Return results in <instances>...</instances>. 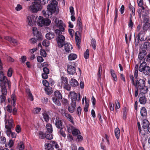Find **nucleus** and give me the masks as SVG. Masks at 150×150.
I'll list each match as a JSON object with an SVG mask.
<instances>
[{"label":"nucleus","instance_id":"obj_41","mask_svg":"<svg viewBox=\"0 0 150 150\" xmlns=\"http://www.w3.org/2000/svg\"><path fill=\"white\" fill-rule=\"evenodd\" d=\"M143 48L147 50H150V42H145L143 45Z\"/></svg>","mask_w":150,"mask_h":150},{"label":"nucleus","instance_id":"obj_14","mask_svg":"<svg viewBox=\"0 0 150 150\" xmlns=\"http://www.w3.org/2000/svg\"><path fill=\"white\" fill-rule=\"evenodd\" d=\"M146 93L140 92L139 95V102L140 104L144 105L146 102V98L145 96Z\"/></svg>","mask_w":150,"mask_h":150},{"label":"nucleus","instance_id":"obj_46","mask_svg":"<svg viewBox=\"0 0 150 150\" xmlns=\"http://www.w3.org/2000/svg\"><path fill=\"white\" fill-rule=\"evenodd\" d=\"M38 135L40 139H43L45 138V133H44L42 131H39L38 132Z\"/></svg>","mask_w":150,"mask_h":150},{"label":"nucleus","instance_id":"obj_18","mask_svg":"<svg viewBox=\"0 0 150 150\" xmlns=\"http://www.w3.org/2000/svg\"><path fill=\"white\" fill-rule=\"evenodd\" d=\"M11 99L8 98V101L9 103L11 102V104L13 107H15L16 105V96L14 93L13 94L11 95Z\"/></svg>","mask_w":150,"mask_h":150},{"label":"nucleus","instance_id":"obj_17","mask_svg":"<svg viewBox=\"0 0 150 150\" xmlns=\"http://www.w3.org/2000/svg\"><path fill=\"white\" fill-rule=\"evenodd\" d=\"M70 105L68 107V110L70 112L73 113L75 110L76 107V102H71Z\"/></svg>","mask_w":150,"mask_h":150},{"label":"nucleus","instance_id":"obj_12","mask_svg":"<svg viewBox=\"0 0 150 150\" xmlns=\"http://www.w3.org/2000/svg\"><path fill=\"white\" fill-rule=\"evenodd\" d=\"M81 33L80 32L76 31L75 34L76 44L78 48L79 49L80 48L81 42V39L79 36H81Z\"/></svg>","mask_w":150,"mask_h":150},{"label":"nucleus","instance_id":"obj_10","mask_svg":"<svg viewBox=\"0 0 150 150\" xmlns=\"http://www.w3.org/2000/svg\"><path fill=\"white\" fill-rule=\"evenodd\" d=\"M70 65H69L67 66V71L68 73L69 74L73 75L74 74H76V69L74 65H75V63L72 62L71 63Z\"/></svg>","mask_w":150,"mask_h":150},{"label":"nucleus","instance_id":"obj_53","mask_svg":"<svg viewBox=\"0 0 150 150\" xmlns=\"http://www.w3.org/2000/svg\"><path fill=\"white\" fill-rule=\"evenodd\" d=\"M6 133L8 137H10L11 136L12 138H16V134L15 132H12L11 129V132L9 133V135H8L7 133V131H6Z\"/></svg>","mask_w":150,"mask_h":150},{"label":"nucleus","instance_id":"obj_44","mask_svg":"<svg viewBox=\"0 0 150 150\" xmlns=\"http://www.w3.org/2000/svg\"><path fill=\"white\" fill-rule=\"evenodd\" d=\"M45 37L47 39L50 40L54 37V34L49 32L46 34Z\"/></svg>","mask_w":150,"mask_h":150},{"label":"nucleus","instance_id":"obj_43","mask_svg":"<svg viewBox=\"0 0 150 150\" xmlns=\"http://www.w3.org/2000/svg\"><path fill=\"white\" fill-rule=\"evenodd\" d=\"M6 102V96L3 95H0V103L2 104L3 103H5Z\"/></svg>","mask_w":150,"mask_h":150},{"label":"nucleus","instance_id":"obj_60","mask_svg":"<svg viewBox=\"0 0 150 150\" xmlns=\"http://www.w3.org/2000/svg\"><path fill=\"white\" fill-rule=\"evenodd\" d=\"M81 112V107L79 106L77 107L76 109V112L79 117H80Z\"/></svg>","mask_w":150,"mask_h":150},{"label":"nucleus","instance_id":"obj_5","mask_svg":"<svg viewBox=\"0 0 150 150\" xmlns=\"http://www.w3.org/2000/svg\"><path fill=\"white\" fill-rule=\"evenodd\" d=\"M52 121L55 124V126L58 129H63V122L58 116L53 117Z\"/></svg>","mask_w":150,"mask_h":150},{"label":"nucleus","instance_id":"obj_63","mask_svg":"<svg viewBox=\"0 0 150 150\" xmlns=\"http://www.w3.org/2000/svg\"><path fill=\"white\" fill-rule=\"evenodd\" d=\"M40 54L43 57H45L46 56V53L45 51L42 49H41L40 50Z\"/></svg>","mask_w":150,"mask_h":150},{"label":"nucleus","instance_id":"obj_62","mask_svg":"<svg viewBox=\"0 0 150 150\" xmlns=\"http://www.w3.org/2000/svg\"><path fill=\"white\" fill-rule=\"evenodd\" d=\"M118 12V11L117 9L116 8H115V17L114 18V23H116V21H117V18L118 17V15H117Z\"/></svg>","mask_w":150,"mask_h":150},{"label":"nucleus","instance_id":"obj_34","mask_svg":"<svg viewBox=\"0 0 150 150\" xmlns=\"http://www.w3.org/2000/svg\"><path fill=\"white\" fill-rule=\"evenodd\" d=\"M110 71L111 75L112 77V79L115 81H117V77L115 74V71L113 69H111L110 70Z\"/></svg>","mask_w":150,"mask_h":150},{"label":"nucleus","instance_id":"obj_61","mask_svg":"<svg viewBox=\"0 0 150 150\" xmlns=\"http://www.w3.org/2000/svg\"><path fill=\"white\" fill-rule=\"evenodd\" d=\"M137 126H138V127L139 131V132L140 134L141 133V135H142L144 136L145 134V133H143L142 132L141 133V125H140V123L139 122H138L137 123Z\"/></svg>","mask_w":150,"mask_h":150},{"label":"nucleus","instance_id":"obj_31","mask_svg":"<svg viewBox=\"0 0 150 150\" xmlns=\"http://www.w3.org/2000/svg\"><path fill=\"white\" fill-rule=\"evenodd\" d=\"M140 114L143 117H146L147 115V111L146 109L144 107H142L140 110Z\"/></svg>","mask_w":150,"mask_h":150},{"label":"nucleus","instance_id":"obj_47","mask_svg":"<svg viewBox=\"0 0 150 150\" xmlns=\"http://www.w3.org/2000/svg\"><path fill=\"white\" fill-rule=\"evenodd\" d=\"M17 148L19 150H23L24 148V145L22 142H21L18 145Z\"/></svg>","mask_w":150,"mask_h":150},{"label":"nucleus","instance_id":"obj_38","mask_svg":"<svg viewBox=\"0 0 150 150\" xmlns=\"http://www.w3.org/2000/svg\"><path fill=\"white\" fill-rule=\"evenodd\" d=\"M123 113L122 117L124 120H125L126 118V116L127 112V109L126 107H124L122 110Z\"/></svg>","mask_w":150,"mask_h":150},{"label":"nucleus","instance_id":"obj_1","mask_svg":"<svg viewBox=\"0 0 150 150\" xmlns=\"http://www.w3.org/2000/svg\"><path fill=\"white\" fill-rule=\"evenodd\" d=\"M58 2L56 0L51 1L50 4L47 7V10H43L42 13L43 15L47 18H50L52 16L53 13L57 14L58 13L59 9H57Z\"/></svg>","mask_w":150,"mask_h":150},{"label":"nucleus","instance_id":"obj_8","mask_svg":"<svg viewBox=\"0 0 150 150\" xmlns=\"http://www.w3.org/2000/svg\"><path fill=\"white\" fill-rule=\"evenodd\" d=\"M62 85H63V88L68 91L71 90V85L68 83V81L67 77L62 76L61 79Z\"/></svg>","mask_w":150,"mask_h":150},{"label":"nucleus","instance_id":"obj_21","mask_svg":"<svg viewBox=\"0 0 150 150\" xmlns=\"http://www.w3.org/2000/svg\"><path fill=\"white\" fill-rule=\"evenodd\" d=\"M4 39L8 41L11 43H12L13 45H15L16 44L17 42L16 40L13 39L12 38L9 36H6L4 37Z\"/></svg>","mask_w":150,"mask_h":150},{"label":"nucleus","instance_id":"obj_55","mask_svg":"<svg viewBox=\"0 0 150 150\" xmlns=\"http://www.w3.org/2000/svg\"><path fill=\"white\" fill-rule=\"evenodd\" d=\"M89 51L88 49H87L86 52L84 53V57L86 59H88L89 58Z\"/></svg>","mask_w":150,"mask_h":150},{"label":"nucleus","instance_id":"obj_6","mask_svg":"<svg viewBox=\"0 0 150 150\" xmlns=\"http://www.w3.org/2000/svg\"><path fill=\"white\" fill-rule=\"evenodd\" d=\"M54 96L52 98L53 102L56 105L59 106L61 105L59 100L62 99V95L59 91L57 90L54 92Z\"/></svg>","mask_w":150,"mask_h":150},{"label":"nucleus","instance_id":"obj_2","mask_svg":"<svg viewBox=\"0 0 150 150\" xmlns=\"http://www.w3.org/2000/svg\"><path fill=\"white\" fill-rule=\"evenodd\" d=\"M146 80L145 79L137 80L135 85L136 88L139 89L140 92L146 93L148 91L147 87L145 86Z\"/></svg>","mask_w":150,"mask_h":150},{"label":"nucleus","instance_id":"obj_3","mask_svg":"<svg viewBox=\"0 0 150 150\" xmlns=\"http://www.w3.org/2000/svg\"><path fill=\"white\" fill-rule=\"evenodd\" d=\"M42 8V6L37 1L32 2L31 5L29 7V10L33 13H37L38 11H40Z\"/></svg>","mask_w":150,"mask_h":150},{"label":"nucleus","instance_id":"obj_4","mask_svg":"<svg viewBox=\"0 0 150 150\" xmlns=\"http://www.w3.org/2000/svg\"><path fill=\"white\" fill-rule=\"evenodd\" d=\"M7 84L8 88H11V82L8 80L6 76H4L3 71H0V86Z\"/></svg>","mask_w":150,"mask_h":150},{"label":"nucleus","instance_id":"obj_37","mask_svg":"<svg viewBox=\"0 0 150 150\" xmlns=\"http://www.w3.org/2000/svg\"><path fill=\"white\" fill-rule=\"evenodd\" d=\"M26 92L28 95V98L29 100L31 101L33 100V97L32 94L30 90L29 89H26Z\"/></svg>","mask_w":150,"mask_h":150},{"label":"nucleus","instance_id":"obj_20","mask_svg":"<svg viewBox=\"0 0 150 150\" xmlns=\"http://www.w3.org/2000/svg\"><path fill=\"white\" fill-rule=\"evenodd\" d=\"M34 18H35V16L32 15L27 16V19L28 25L31 26L33 25L34 22Z\"/></svg>","mask_w":150,"mask_h":150},{"label":"nucleus","instance_id":"obj_9","mask_svg":"<svg viewBox=\"0 0 150 150\" xmlns=\"http://www.w3.org/2000/svg\"><path fill=\"white\" fill-rule=\"evenodd\" d=\"M5 128L7 131V133L9 135V133L11 132V128L13 127V121L12 119L8 120L5 119Z\"/></svg>","mask_w":150,"mask_h":150},{"label":"nucleus","instance_id":"obj_48","mask_svg":"<svg viewBox=\"0 0 150 150\" xmlns=\"http://www.w3.org/2000/svg\"><path fill=\"white\" fill-rule=\"evenodd\" d=\"M132 14H130V20L129 22L128 23V26L129 28H130L131 29L133 28L134 23L132 22Z\"/></svg>","mask_w":150,"mask_h":150},{"label":"nucleus","instance_id":"obj_56","mask_svg":"<svg viewBox=\"0 0 150 150\" xmlns=\"http://www.w3.org/2000/svg\"><path fill=\"white\" fill-rule=\"evenodd\" d=\"M48 0H37V1L39 2L41 6L45 5L48 3Z\"/></svg>","mask_w":150,"mask_h":150},{"label":"nucleus","instance_id":"obj_29","mask_svg":"<svg viewBox=\"0 0 150 150\" xmlns=\"http://www.w3.org/2000/svg\"><path fill=\"white\" fill-rule=\"evenodd\" d=\"M144 33V32L143 31H140L139 34H138L136 36L135 41V43L136 46L138 45L139 43V40H140V38L141 37V35H142V34Z\"/></svg>","mask_w":150,"mask_h":150},{"label":"nucleus","instance_id":"obj_40","mask_svg":"<svg viewBox=\"0 0 150 150\" xmlns=\"http://www.w3.org/2000/svg\"><path fill=\"white\" fill-rule=\"evenodd\" d=\"M142 72L146 75H148L150 73V67L147 66L143 69Z\"/></svg>","mask_w":150,"mask_h":150},{"label":"nucleus","instance_id":"obj_36","mask_svg":"<svg viewBox=\"0 0 150 150\" xmlns=\"http://www.w3.org/2000/svg\"><path fill=\"white\" fill-rule=\"evenodd\" d=\"M116 138L118 139L120 137V130L118 127L116 128L114 130Z\"/></svg>","mask_w":150,"mask_h":150},{"label":"nucleus","instance_id":"obj_19","mask_svg":"<svg viewBox=\"0 0 150 150\" xmlns=\"http://www.w3.org/2000/svg\"><path fill=\"white\" fill-rule=\"evenodd\" d=\"M64 116L67 119L68 121H70L71 123L74 125V123L73 120V118L71 115L67 113V111H64Z\"/></svg>","mask_w":150,"mask_h":150},{"label":"nucleus","instance_id":"obj_16","mask_svg":"<svg viewBox=\"0 0 150 150\" xmlns=\"http://www.w3.org/2000/svg\"><path fill=\"white\" fill-rule=\"evenodd\" d=\"M68 97L71 98V102H76L78 95L74 91H70L68 95Z\"/></svg>","mask_w":150,"mask_h":150},{"label":"nucleus","instance_id":"obj_52","mask_svg":"<svg viewBox=\"0 0 150 150\" xmlns=\"http://www.w3.org/2000/svg\"><path fill=\"white\" fill-rule=\"evenodd\" d=\"M138 64H136L135 67V71L134 73V76L136 79H137L138 76Z\"/></svg>","mask_w":150,"mask_h":150},{"label":"nucleus","instance_id":"obj_33","mask_svg":"<svg viewBox=\"0 0 150 150\" xmlns=\"http://www.w3.org/2000/svg\"><path fill=\"white\" fill-rule=\"evenodd\" d=\"M46 128L47 129V132L52 133L53 132V128L52 125L50 123H47L46 124Z\"/></svg>","mask_w":150,"mask_h":150},{"label":"nucleus","instance_id":"obj_26","mask_svg":"<svg viewBox=\"0 0 150 150\" xmlns=\"http://www.w3.org/2000/svg\"><path fill=\"white\" fill-rule=\"evenodd\" d=\"M1 87V91L2 95L6 96L7 94V90L6 88V85L0 86Z\"/></svg>","mask_w":150,"mask_h":150},{"label":"nucleus","instance_id":"obj_39","mask_svg":"<svg viewBox=\"0 0 150 150\" xmlns=\"http://www.w3.org/2000/svg\"><path fill=\"white\" fill-rule=\"evenodd\" d=\"M102 67L100 65L99 67L98 72L97 73L98 80L99 81L100 80L101 78Z\"/></svg>","mask_w":150,"mask_h":150},{"label":"nucleus","instance_id":"obj_7","mask_svg":"<svg viewBox=\"0 0 150 150\" xmlns=\"http://www.w3.org/2000/svg\"><path fill=\"white\" fill-rule=\"evenodd\" d=\"M38 26L42 27L44 25L48 26L51 23L50 19L47 18H44L42 17L39 16L38 21Z\"/></svg>","mask_w":150,"mask_h":150},{"label":"nucleus","instance_id":"obj_64","mask_svg":"<svg viewBox=\"0 0 150 150\" xmlns=\"http://www.w3.org/2000/svg\"><path fill=\"white\" fill-rule=\"evenodd\" d=\"M42 45L44 46H48L49 45V42L47 40H44L42 42Z\"/></svg>","mask_w":150,"mask_h":150},{"label":"nucleus","instance_id":"obj_11","mask_svg":"<svg viewBox=\"0 0 150 150\" xmlns=\"http://www.w3.org/2000/svg\"><path fill=\"white\" fill-rule=\"evenodd\" d=\"M65 37L63 35H58L56 38L57 45L59 47L61 48L65 44L64 41Z\"/></svg>","mask_w":150,"mask_h":150},{"label":"nucleus","instance_id":"obj_25","mask_svg":"<svg viewBox=\"0 0 150 150\" xmlns=\"http://www.w3.org/2000/svg\"><path fill=\"white\" fill-rule=\"evenodd\" d=\"M59 22L60 23L58 24L57 26L58 27L59 29L62 31L64 32V31L65 28L66 27L65 24L61 20H60Z\"/></svg>","mask_w":150,"mask_h":150},{"label":"nucleus","instance_id":"obj_59","mask_svg":"<svg viewBox=\"0 0 150 150\" xmlns=\"http://www.w3.org/2000/svg\"><path fill=\"white\" fill-rule=\"evenodd\" d=\"M41 108H36L33 109V112L34 114H38L41 111Z\"/></svg>","mask_w":150,"mask_h":150},{"label":"nucleus","instance_id":"obj_58","mask_svg":"<svg viewBox=\"0 0 150 150\" xmlns=\"http://www.w3.org/2000/svg\"><path fill=\"white\" fill-rule=\"evenodd\" d=\"M51 143H52L53 146H54L55 148L58 149H59V145L57 143L54 141H51Z\"/></svg>","mask_w":150,"mask_h":150},{"label":"nucleus","instance_id":"obj_15","mask_svg":"<svg viewBox=\"0 0 150 150\" xmlns=\"http://www.w3.org/2000/svg\"><path fill=\"white\" fill-rule=\"evenodd\" d=\"M146 54L147 53L145 50H141L139 53L138 56V58L140 60V61L139 62V63H141L142 60H144V61H145V60L146 59L145 57V56L146 55Z\"/></svg>","mask_w":150,"mask_h":150},{"label":"nucleus","instance_id":"obj_13","mask_svg":"<svg viewBox=\"0 0 150 150\" xmlns=\"http://www.w3.org/2000/svg\"><path fill=\"white\" fill-rule=\"evenodd\" d=\"M33 31L34 35L37 38V40H42V34L40 32L38 31L37 28H33Z\"/></svg>","mask_w":150,"mask_h":150},{"label":"nucleus","instance_id":"obj_50","mask_svg":"<svg viewBox=\"0 0 150 150\" xmlns=\"http://www.w3.org/2000/svg\"><path fill=\"white\" fill-rule=\"evenodd\" d=\"M77 24L78 25V30L79 31V32H80V33H81L83 29V26L81 22H77Z\"/></svg>","mask_w":150,"mask_h":150},{"label":"nucleus","instance_id":"obj_49","mask_svg":"<svg viewBox=\"0 0 150 150\" xmlns=\"http://www.w3.org/2000/svg\"><path fill=\"white\" fill-rule=\"evenodd\" d=\"M67 131L68 132L70 133L72 132L73 129H74L75 127L71 125H69L67 126Z\"/></svg>","mask_w":150,"mask_h":150},{"label":"nucleus","instance_id":"obj_54","mask_svg":"<svg viewBox=\"0 0 150 150\" xmlns=\"http://www.w3.org/2000/svg\"><path fill=\"white\" fill-rule=\"evenodd\" d=\"M12 73H13L12 69L11 67L9 68V69H8V70L7 71V76L9 77H11L12 76Z\"/></svg>","mask_w":150,"mask_h":150},{"label":"nucleus","instance_id":"obj_35","mask_svg":"<svg viewBox=\"0 0 150 150\" xmlns=\"http://www.w3.org/2000/svg\"><path fill=\"white\" fill-rule=\"evenodd\" d=\"M77 55L74 53H71L68 56V60L71 61L77 58Z\"/></svg>","mask_w":150,"mask_h":150},{"label":"nucleus","instance_id":"obj_42","mask_svg":"<svg viewBox=\"0 0 150 150\" xmlns=\"http://www.w3.org/2000/svg\"><path fill=\"white\" fill-rule=\"evenodd\" d=\"M52 133L47 132L45 133V138L47 139L50 140L53 139Z\"/></svg>","mask_w":150,"mask_h":150},{"label":"nucleus","instance_id":"obj_24","mask_svg":"<svg viewBox=\"0 0 150 150\" xmlns=\"http://www.w3.org/2000/svg\"><path fill=\"white\" fill-rule=\"evenodd\" d=\"M45 149L46 150H53V146L51 143V141L50 143H46L44 145Z\"/></svg>","mask_w":150,"mask_h":150},{"label":"nucleus","instance_id":"obj_22","mask_svg":"<svg viewBox=\"0 0 150 150\" xmlns=\"http://www.w3.org/2000/svg\"><path fill=\"white\" fill-rule=\"evenodd\" d=\"M69 83L72 87H76L79 86V83L75 79L71 78L69 81Z\"/></svg>","mask_w":150,"mask_h":150},{"label":"nucleus","instance_id":"obj_32","mask_svg":"<svg viewBox=\"0 0 150 150\" xmlns=\"http://www.w3.org/2000/svg\"><path fill=\"white\" fill-rule=\"evenodd\" d=\"M42 117L45 121L46 122H48L50 119V117L48 113L47 112H45L43 113L42 114Z\"/></svg>","mask_w":150,"mask_h":150},{"label":"nucleus","instance_id":"obj_23","mask_svg":"<svg viewBox=\"0 0 150 150\" xmlns=\"http://www.w3.org/2000/svg\"><path fill=\"white\" fill-rule=\"evenodd\" d=\"M64 45V49L66 52L69 53L73 48L72 45L68 43H66Z\"/></svg>","mask_w":150,"mask_h":150},{"label":"nucleus","instance_id":"obj_30","mask_svg":"<svg viewBox=\"0 0 150 150\" xmlns=\"http://www.w3.org/2000/svg\"><path fill=\"white\" fill-rule=\"evenodd\" d=\"M150 124L149 121L147 120H144L143 121L142 127L144 129H146Z\"/></svg>","mask_w":150,"mask_h":150},{"label":"nucleus","instance_id":"obj_28","mask_svg":"<svg viewBox=\"0 0 150 150\" xmlns=\"http://www.w3.org/2000/svg\"><path fill=\"white\" fill-rule=\"evenodd\" d=\"M150 24L148 22H146L143 26V29L144 32V33L146 32L147 30L150 29Z\"/></svg>","mask_w":150,"mask_h":150},{"label":"nucleus","instance_id":"obj_45","mask_svg":"<svg viewBox=\"0 0 150 150\" xmlns=\"http://www.w3.org/2000/svg\"><path fill=\"white\" fill-rule=\"evenodd\" d=\"M72 134L74 136H76L79 134H80V131L78 129L75 128L72 132Z\"/></svg>","mask_w":150,"mask_h":150},{"label":"nucleus","instance_id":"obj_51","mask_svg":"<svg viewBox=\"0 0 150 150\" xmlns=\"http://www.w3.org/2000/svg\"><path fill=\"white\" fill-rule=\"evenodd\" d=\"M91 44L93 48L95 50L96 47V42L95 39H92L91 40Z\"/></svg>","mask_w":150,"mask_h":150},{"label":"nucleus","instance_id":"obj_27","mask_svg":"<svg viewBox=\"0 0 150 150\" xmlns=\"http://www.w3.org/2000/svg\"><path fill=\"white\" fill-rule=\"evenodd\" d=\"M140 63V64L139 65V71L142 72L144 68L147 66L146 62L144 61H143L142 63L141 62Z\"/></svg>","mask_w":150,"mask_h":150},{"label":"nucleus","instance_id":"obj_57","mask_svg":"<svg viewBox=\"0 0 150 150\" xmlns=\"http://www.w3.org/2000/svg\"><path fill=\"white\" fill-rule=\"evenodd\" d=\"M129 7L130 11H131L132 14L133 15H135V10L134 8L132 6L131 4H130L129 6Z\"/></svg>","mask_w":150,"mask_h":150}]
</instances>
